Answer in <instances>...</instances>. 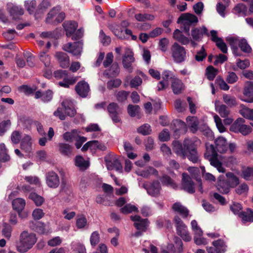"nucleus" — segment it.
Segmentation results:
<instances>
[{
  "label": "nucleus",
  "instance_id": "f257e3e1",
  "mask_svg": "<svg viewBox=\"0 0 253 253\" xmlns=\"http://www.w3.org/2000/svg\"><path fill=\"white\" fill-rule=\"evenodd\" d=\"M200 144V140L197 137L186 138L183 144L178 141H174L172 142L173 150L182 159L187 157L190 161L196 163L199 161L197 147Z\"/></svg>",
  "mask_w": 253,
  "mask_h": 253
},
{
  "label": "nucleus",
  "instance_id": "f03ea898",
  "mask_svg": "<svg viewBox=\"0 0 253 253\" xmlns=\"http://www.w3.org/2000/svg\"><path fill=\"white\" fill-rule=\"evenodd\" d=\"M37 241L34 233L23 231L20 235L19 243L17 246V251L20 253H25L31 249Z\"/></svg>",
  "mask_w": 253,
  "mask_h": 253
},
{
  "label": "nucleus",
  "instance_id": "7ed1b4c3",
  "mask_svg": "<svg viewBox=\"0 0 253 253\" xmlns=\"http://www.w3.org/2000/svg\"><path fill=\"white\" fill-rule=\"evenodd\" d=\"M76 114L73 103L71 100L66 99L62 103V107L58 108L53 114L58 117L61 120H64L66 116L73 117Z\"/></svg>",
  "mask_w": 253,
  "mask_h": 253
},
{
  "label": "nucleus",
  "instance_id": "20e7f679",
  "mask_svg": "<svg viewBox=\"0 0 253 253\" xmlns=\"http://www.w3.org/2000/svg\"><path fill=\"white\" fill-rule=\"evenodd\" d=\"M230 130L235 133H241L243 135H247L252 131V128L245 124V120L243 118L237 119L230 126Z\"/></svg>",
  "mask_w": 253,
  "mask_h": 253
},
{
  "label": "nucleus",
  "instance_id": "39448f33",
  "mask_svg": "<svg viewBox=\"0 0 253 253\" xmlns=\"http://www.w3.org/2000/svg\"><path fill=\"white\" fill-rule=\"evenodd\" d=\"M174 221L175 224L177 234L179 235L184 241H190L191 240V237L187 230V226L183 222L180 218L178 216H175L174 218Z\"/></svg>",
  "mask_w": 253,
  "mask_h": 253
},
{
  "label": "nucleus",
  "instance_id": "423d86ee",
  "mask_svg": "<svg viewBox=\"0 0 253 253\" xmlns=\"http://www.w3.org/2000/svg\"><path fill=\"white\" fill-rule=\"evenodd\" d=\"M204 35H208V30L205 26L193 28L191 31V39L190 42L193 47L197 45V42L202 41Z\"/></svg>",
  "mask_w": 253,
  "mask_h": 253
},
{
  "label": "nucleus",
  "instance_id": "0eeeda50",
  "mask_svg": "<svg viewBox=\"0 0 253 253\" xmlns=\"http://www.w3.org/2000/svg\"><path fill=\"white\" fill-rule=\"evenodd\" d=\"M171 50L174 62L179 63L185 60L186 52L184 47L174 42L171 46Z\"/></svg>",
  "mask_w": 253,
  "mask_h": 253
},
{
  "label": "nucleus",
  "instance_id": "6e6552de",
  "mask_svg": "<svg viewBox=\"0 0 253 253\" xmlns=\"http://www.w3.org/2000/svg\"><path fill=\"white\" fill-rule=\"evenodd\" d=\"M227 41L231 46L238 44L241 50L245 53H249L252 52L251 47L244 38L240 39L239 37H233L228 38Z\"/></svg>",
  "mask_w": 253,
  "mask_h": 253
},
{
  "label": "nucleus",
  "instance_id": "1a4fd4ad",
  "mask_svg": "<svg viewBox=\"0 0 253 253\" xmlns=\"http://www.w3.org/2000/svg\"><path fill=\"white\" fill-rule=\"evenodd\" d=\"M198 22L197 17L189 13L182 14L177 20L178 23H182L185 26L184 29L186 32L189 31V27L187 28L186 26L190 25L195 26Z\"/></svg>",
  "mask_w": 253,
  "mask_h": 253
},
{
  "label": "nucleus",
  "instance_id": "9d476101",
  "mask_svg": "<svg viewBox=\"0 0 253 253\" xmlns=\"http://www.w3.org/2000/svg\"><path fill=\"white\" fill-rule=\"evenodd\" d=\"M83 43L82 42H77L73 43L69 42L63 46V49L65 51L72 53L73 55L77 56L81 54Z\"/></svg>",
  "mask_w": 253,
  "mask_h": 253
},
{
  "label": "nucleus",
  "instance_id": "9b49d317",
  "mask_svg": "<svg viewBox=\"0 0 253 253\" xmlns=\"http://www.w3.org/2000/svg\"><path fill=\"white\" fill-rule=\"evenodd\" d=\"M107 110L109 115L114 123H119L121 119L119 115L121 113V110L115 103H111L109 104L107 107Z\"/></svg>",
  "mask_w": 253,
  "mask_h": 253
},
{
  "label": "nucleus",
  "instance_id": "f8f14e48",
  "mask_svg": "<svg viewBox=\"0 0 253 253\" xmlns=\"http://www.w3.org/2000/svg\"><path fill=\"white\" fill-rule=\"evenodd\" d=\"M45 180L46 184L50 188H56L60 184L58 175L53 171H49L46 173Z\"/></svg>",
  "mask_w": 253,
  "mask_h": 253
},
{
  "label": "nucleus",
  "instance_id": "ddd939ff",
  "mask_svg": "<svg viewBox=\"0 0 253 253\" xmlns=\"http://www.w3.org/2000/svg\"><path fill=\"white\" fill-rule=\"evenodd\" d=\"M181 186L184 190L192 194L195 192L194 184L189 175L186 173H182Z\"/></svg>",
  "mask_w": 253,
  "mask_h": 253
},
{
  "label": "nucleus",
  "instance_id": "4468645a",
  "mask_svg": "<svg viewBox=\"0 0 253 253\" xmlns=\"http://www.w3.org/2000/svg\"><path fill=\"white\" fill-rule=\"evenodd\" d=\"M212 245L214 248H207L208 253H224L226 250L227 246L221 239L213 241Z\"/></svg>",
  "mask_w": 253,
  "mask_h": 253
},
{
  "label": "nucleus",
  "instance_id": "2eb2a0df",
  "mask_svg": "<svg viewBox=\"0 0 253 253\" xmlns=\"http://www.w3.org/2000/svg\"><path fill=\"white\" fill-rule=\"evenodd\" d=\"M105 160L108 170L115 169L119 171L122 170V166L120 161L115 156L106 158Z\"/></svg>",
  "mask_w": 253,
  "mask_h": 253
},
{
  "label": "nucleus",
  "instance_id": "dca6fc26",
  "mask_svg": "<svg viewBox=\"0 0 253 253\" xmlns=\"http://www.w3.org/2000/svg\"><path fill=\"white\" fill-rule=\"evenodd\" d=\"M130 218L134 221V225L137 230L144 231L148 225L147 219H142L140 216H131Z\"/></svg>",
  "mask_w": 253,
  "mask_h": 253
},
{
  "label": "nucleus",
  "instance_id": "f3484780",
  "mask_svg": "<svg viewBox=\"0 0 253 253\" xmlns=\"http://www.w3.org/2000/svg\"><path fill=\"white\" fill-rule=\"evenodd\" d=\"M134 61L133 52L130 49L126 48L123 58V64L124 68L129 70L130 72H131L130 68L131 64Z\"/></svg>",
  "mask_w": 253,
  "mask_h": 253
},
{
  "label": "nucleus",
  "instance_id": "a211bd4d",
  "mask_svg": "<svg viewBox=\"0 0 253 253\" xmlns=\"http://www.w3.org/2000/svg\"><path fill=\"white\" fill-rule=\"evenodd\" d=\"M75 90L77 93L82 97L87 96L89 91L88 84L84 81L79 82L75 86Z\"/></svg>",
  "mask_w": 253,
  "mask_h": 253
},
{
  "label": "nucleus",
  "instance_id": "6ab92c4d",
  "mask_svg": "<svg viewBox=\"0 0 253 253\" xmlns=\"http://www.w3.org/2000/svg\"><path fill=\"white\" fill-rule=\"evenodd\" d=\"M7 10L13 19L15 20L17 19L19 16L22 15L24 13L23 9L21 6L12 4L8 5Z\"/></svg>",
  "mask_w": 253,
  "mask_h": 253
},
{
  "label": "nucleus",
  "instance_id": "aec40b11",
  "mask_svg": "<svg viewBox=\"0 0 253 253\" xmlns=\"http://www.w3.org/2000/svg\"><path fill=\"white\" fill-rule=\"evenodd\" d=\"M149 195L153 197H158L160 194L161 187L158 181H154L148 187H145Z\"/></svg>",
  "mask_w": 253,
  "mask_h": 253
},
{
  "label": "nucleus",
  "instance_id": "412c9836",
  "mask_svg": "<svg viewBox=\"0 0 253 253\" xmlns=\"http://www.w3.org/2000/svg\"><path fill=\"white\" fill-rule=\"evenodd\" d=\"M215 148L217 152L224 153L228 150V144L226 139L223 137H218L215 140Z\"/></svg>",
  "mask_w": 253,
  "mask_h": 253
},
{
  "label": "nucleus",
  "instance_id": "4be33fe9",
  "mask_svg": "<svg viewBox=\"0 0 253 253\" xmlns=\"http://www.w3.org/2000/svg\"><path fill=\"white\" fill-rule=\"evenodd\" d=\"M171 126L172 129L175 133L184 134L187 131L186 125L180 120L173 121Z\"/></svg>",
  "mask_w": 253,
  "mask_h": 253
},
{
  "label": "nucleus",
  "instance_id": "5701e85b",
  "mask_svg": "<svg viewBox=\"0 0 253 253\" xmlns=\"http://www.w3.org/2000/svg\"><path fill=\"white\" fill-rule=\"evenodd\" d=\"M244 95L246 97L245 101L247 102H253V82L246 83L244 90Z\"/></svg>",
  "mask_w": 253,
  "mask_h": 253
},
{
  "label": "nucleus",
  "instance_id": "b1692460",
  "mask_svg": "<svg viewBox=\"0 0 253 253\" xmlns=\"http://www.w3.org/2000/svg\"><path fill=\"white\" fill-rule=\"evenodd\" d=\"M21 149L26 153H30L32 150L31 137L30 136L24 134L21 142Z\"/></svg>",
  "mask_w": 253,
  "mask_h": 253
},
{
  "label": "nucleus",
  "instance_id": "393cba45",
  "mask_svg": "<svg viewBox=\"0 0 253 253\" xmlns=\"http://www.w3.org/2000/svg\"><path fill=\"white\" fill-rule=\"evenodd\" d=\"M55 57L60 63L61 67L65 68L69 66V58L67 54L62 52L56 53Z\"/></svg>",
  "mask_w": 253,
  "mask_h": 253
},
{
  "label": "nucleus",
  "instance_id": "a878e982",
  "mask_svg": "<svg viewBox=\"0 0 253 253\" xmlns=\"http://www.w3.org/2000/svg\"><path fill=\"white\" fill-rule=\"evenodd\" d=\"M173 37L182 44L187 45L190 43V39L185 36L178 29H176L174 31L173 34Z\"/></svg>",
  "mask_w": 253,
  "mask_h": 253
},
{
  "label": "nucleus",
  "instance_id": "bb28decb",
  "mask_svg": "<svg viewBox=\"0 0 253 253\" xmlns=\"http://www.w3.org/2000/svg\"><path fill=\"white\" fill-rule=\"evenodd\" d=\"M172 208L175 212L180 214L183 218L186 217L189 214L188 209L182 205L180 203L177 202L174 203Z\"/></svg>",
  "mask_w": 253,
  "mask_h": 253
},
{
  "label": "nucleus",
  "instance_id": "cd10ccee",
  "mask_svg": "<svg viewBox=\"0 0 253 253\" xmlns=\"http://www.w3.org/2000/svg\"><path fill=\"white\" fill-rule=\"evenodd\" d=\"M67 37H71L75 32L78 27L77 23L75 21H69L63 24Z\"/></svg>",
  "mask_w": 253,
  "mask_h": 253
},
{
  "label": "nucleus",
  "instance_id": "c85d7f7f",
  "mask_svg": "<svg viewBox=\"0 0 253 253\" xmlns=\"http://www.w3.org/2000/svg\"><path fill=\"white\" fill-rule=\"evenodd\" d=\"M171 88L174 94H179L184 89V84L177 77L171 81Z\"/></svg>",
  "mask_w": 253,
  "mask_h": 253
},
{
  "label": "nucleus",
  "instance_id": "c756f323",
  "mask_svg": "<svg viewBox=\"0 0 253 253\" xmlns=\"http://www.w3.org/2000/svg\"><path fill=\"white\" fill-rule=\"evenodd\" d=\"M187 123L190 127V130L195 133L198 130L199 121L196 117H188L186 119Z\"/></svg>",
  "mask_w": 253,
  "mask_h": 253
},
{
  "label": "nucleus",
  "instance_id": "7c9ffc66",
  "mask_svg": "<svg viewBox=\"0 0 253 253\" xmlns=\"http://www.w3.org/2000/svg\"><path fill=\"white\" fill-rule=\"evenodd\" d=\"M221 178V177H219L216 185L217 189L220 192L223 194H226L229 191L230 187L226 181L224 180H222Z\"/></svg>",
  "mask_w": 253,
  "mask_h": 253
},
{
  "label": "nucleus",
  "instance_id": "2f4dec72",
  "mask_svg": "<svg viewBox=\"0 0 253 253\" xmlns=\"http://www.w3.org/2000/svg\"><path fill=\"white\" fill-rule=\"evenodd\" d=\"M25 201L22 198H16L12 201L13 208L17 212L23 211L25 208Z\"/></svg>",
  "mask_w": 253,
  "mask_h": 253
},
{
  "label": "nucleus",
  "instance_id": "473e14b6",
  "mask_svg": "<svg viewBox=\"0 0 253 253\" xmlns=\"http://www.w3.org/2000/svg\"><path fill=\"white\" fill-rule=\"evenodd\" d=\"M215 110L222 118H226L230 114V111L228 107L224 104L217 105L215 104Z\"/></svg>",
  "mask_w": 253,
  "mask_h": 253
},
{
  "label": "nucleus",
  "instance_id": "72a5a7b5",
  "mask_svg": "<svg viewBox=\"0 0 253 253\" xmlns=\"http://www.w3.org/2000/svg\"><path fill=\"white\" fill-rule=\"evenodd\" d=\"M238 216L244 223L253 222V211L250 209H248L246 211H242Z\"/></svg>",
  "mask_w": 253,
  "mask_h": 253
},
{
  "label": "nucleus",
  "instance_id": "f704fd0d",
  "mask_svg": "<svg viewBox=\"0 0 253 253\" xmlns=\"http://www.w3.org/2000/svg\"><path fill=\"white\" fill-rule=\"evenodd\" d=\"M223 101L229 107H234L237 104L236 98L230 94H223Z\"/></svg>",
  "mask_w": 253,
  "mask_h": 253
},
{
  "label": "nucleus",
  "instance_id": "c9c22d12",
  "mask_svg": "<svg viewBox=\"0 0 253 253\" xmlns=\"http://www.w3.org/2000/svg\"><path fill=\"white\" fill-rule=\"evenodd\" d=\"M79 132L76 129L72 130L71 132H66L63 135L64 139L67 142H72L75 139L78 138Z\"/></svg>",
  "mask_w": 253,
  "mask_h": 253
},
{
  "label": "nucleus",
  "instance_id": "e433bc0d",
  "mask_svg": "<svg viewBox=\"0 0 253 253\" xmlns=\"http://www.w3.org/2000/svg\"><path fill=\"white\" fill-rule=\"evenodd\" d=\"M227 183L230 187H234L239 183V180L233 173L227 172L226 174Z\"/></svg>",
  "mask_w": 253,
  "mask_h": 253
},
{
  "label": "nucleus",
  "instance_id": "4c0bfd02",
  "mask_svg": "<svg viewBox=\"0 0 253 253\" xmlns=\"http://www.w3.org/2000/svg\"><path fill=\"white\" fill-rule=\"evenodd\" d=\"M217 156V151L214 148L213 145H206V151L204 154V157L206 159L209 160L210 158H214Z\"/></svg>",
  "mask_w": 253,
  "mask_h": 253
},
{
  "label": "nucleus",
  "instance_id": "58836bf2",
  "mask_svg": "<svg viewBox=\"0 0 253 253\" xmlns=\"http://www.w3.org/2000/svg\"><path fill=\"white\" fill-rule=\"evenodd\" d=\"M124 147L127 154V157L129 159H134L136 157L137 155L132 152L133 148L129 142H125Z\"/></svg>",
  "mask_w": 253,
  "mask_h": 253
},
{
  "label": "nucleus",
  "instance_id": "ea45409f",
  "mask_svg": "<svg viewBox=\"0 0 253 253\" xmlns=\"http://www.w3.org/2000/svg\"><path fill=\"white\" fill-rule=\"evenodd\" d=\"M208 160L210 162L211 165L216 168L219 172H224L225 171V169L222 167L221 163L217 159V156L210 158Z\"/></svg>",
  "mask_w": 253,
  "mask_h": 253
},
{
  "label": "nucleus",
  "instance_id": "a19ab883",
  "mask_svg": "<svg viewBox=\"0 0 253 253\" xmlns=\"http://www.w3.org/2000/svg\"><path fill=\"white\" fill-rule=\"evenodd\" d=\"M135 18L138 21H153L155 19V16L153 14L147 13H139L134 16Z\"/></svg>",
  "mask_w": 253,
  "mask_h": 253
},
{
  "label": "nucleus",
  "instance_id": "79ce46f5",
  "mask_svg": "<svg viewBox=\"0 0 253 253\" xmlns=\"http://www.w3.org/2000/svg\"><path fill=\"white\" fill-rule=\"evenodd\" d=\"M242 177L246 180L253 179V167L244 168L242 172Z\"/></svg>",
  "mask_w": 253,
  "mask_h": 253
},
{
  "label": "nucleus",
  "instance_id": "37998d69",
  "mask_svg": "<svg viewBox=\"0 0 253 253\" xmlns=\"http://www.w3.org/2000/svg\"><path fill=\"white\" fill-rule=\"evenodd\" d=\"M120 211L123 214H128L132 212H138V208L134 205L128 204L121 208Z\"/></svg>",
  "mask_w": 253,
  "mask_h": 253
},
{
  "label": "nucleus",
  "instance_id": "c03bdc74",
  "mask_svg": "<svg viewBox=\"0 0 253 253\" xmlns=\"http://www.w3.org/2000/svg\"><path fill=\"white\" fill-rule=\"evenodd\" d=\"M29 198L35 203L37 206H41L44 202V198L36 193H31L29 195Z\"/></svg>",
  "mask_w": 253,
  "mask_h": 253
},
{
  "label": "nucleus",
  "instance_id": "a18cd8bd",
  "mask_svg": "<svg viewBox=\"0 0 253 253\" xmlns=\"http://www.w3.org/2000/svg\"><path fill=\"white\" fill-rule=\"evenodd\" d=\"M24 6L29 14H32L34 13L37 6L36 1L35 0H26Z\"/></svg>",
  "mask_w": 253,
  "mask_h": 253
},
{
  "label": "nucleus",
  "instance_id": "49530a36",
  "mask_svg": "<svg viewBox=\"0 0 253 253\" xmlns=\"http://www.w3.org/2000/svg\"><path fill=\"white\" fill-rule=\"evenodd\" d=\"M75 161L76 166L81 169H85L88 167L87 162L85 161L83 157L81 156H76Z\"/></svg>",
  "mask_w": 253,
  "mask_h": 253
},
{
  "label": "nucleus",
  "instance_id": "de8ad7c7",
  "mask_svg": "<svg viewBox=\"0 0 253 253\" xmlns=\"http://www.w3.org/2000/svg\"><path fill=\"white\" fill-rule=\"evenodd\" d=\"M59 147L60 152L64 155L68 156L72 152V147L68 144L64 143H59Z\"/></svg>",
  "mask_w": 253,
  "mask_h": 253
},
{
  "label": "nucleus",
  "instance_id": "09e8293b",
  "mask_svg": "<svg viewBox=\"0 0 253 253\" xmlns=\"http://www.w3.org/2000/svg\"><path fill=\"white\" fill-rule=\"evenodd\" d=\"M77 79L75 78L70 77L65 78L61 82H59L58 84L64 87L68 88L70 85H72L76 83Z\"/></svg>",
  "mask_w": 253,
  "mask_h": 253
},
{
  "label": "nucleus",
  "instance_id": "8fccbe9b",
  "mask_svg": "<svg viewBox=\"0 0 253 253\" xmlns=\"http://www.w3.org/2000/svg\"><path fill=\"white\" fill-rule=\"evenodd\" d=\"M140 111V107L138 105L129 104L127 107V112L129 115L134 117L138 115Z\"/></svg>",
  "mask_w": 253,
  "mask_h": 253
},
{
  "label": "nucleus",
  "instance_id": "3c124183",
  "mask_svg": "<svg viewBox=\"0 0 253 253\" xmlns=\"http://www.w3.org/2000/svg\"><path fill=\"white\" fill-rule=\"evenodd\" d=\"M235 13L240 15H245L247 12V7L243 3L238 4L234 8Z\"/></svg>",
  "mask_w": 253,
  "mask_h": 253
},
{
  "label": "nucleus",
  "instance_id": "603ef678",
  "mask_svg": "<svg viewBox=\"0 0 253 253\" xmlns=\"http://www.w3.org/2000/svg\"><path fill=\"white\" fill-rule=\"evenodd\" d=\"M12 231V228L11 225L7 223L3 224L2 234L4 237L9 239L11 237Z\"/></svg>",
  "mask_w": 253,
  "mask_h": 253
},
{
  "label": "nucleus",
  "instance_id": "864d4df0",
  "mask_svg": "<svg viewBox=\"0 0 253 253\" xmlns=\"http://www.w3.org/2000/svg\"><path fill=\"white\" fill-rule=\"evenodd\" d=\"M240 112L244 118L253 121V109L244 108Z\"/></svg>",
  "mask_w": 253,
  "mask_h": 253
},
{
  "label": "nucleus",
  "instance_id": "5fc2aeb1",
  "mask_svg": "<svg viewBox=\"0 0 253 253\" xmlns=\"http://www.w3.org/2000/svg\"><path fill=\"white\" fill-rule=\"evenodd\" d=\"M206 71L207 78L210 81L213 80L217 73V70L212 66L208 67Z\"/></svg>",
  "mask_w": 253,
  "mask_h": 253
},
{
  "label": "nucleus",
  "instance_id": "6e6d98bb",
  "mask_svg": "<svg viewBox=\"0 0 253 253\" xmlns=\"http://www.w3.org/2000/svg\"><path fill=\"white\" fill-rule=\"evenodd\" d=\"M137 131L144 135H148L151 132V126L148 124H144L138 128Z\"/></svg>",
  "mask_w": 253,
  "mask_h": 253
},
{
  "label": "nucleus",
  "instance_id": "4d7b16f0",
  "mask_svg": "<svg viewBox=\"0 0 253 253\" xmlns=\"http://www.w3.org/2000/svg\"><path fill=\"white\" fill-rule=\"evenodd\" d=\"M87 224V220L85 216L82 215L78 216L76 220V225L78 228H84Z\"/></svg>",
  "mask_w": 253,
  "mask_h": 253
},
{
  "label": "nucleus",
  "instance_id": "13d9d810",
  "mask_svg": "<svg viewBox=\"0 0 253 253\" xmlns=\"http://www.w3.org/2000/svg\"><path fill=\"white\" fill-rule=\"evenodd\" d=\"M238 80V77L236 74L233 72H228L226 78V81L230 84L235 83Z\"/></svg>",
  "mask_w": 253,
  "mask_h": 253
},
{
  "label": "nucleus",
  "instance_id": "bf43d9fd",
  "mask_svg": "<svg viewBox=\"0 0 253 253\" xmlns=\"http://www.w3.org/2000/svg\"><path fill=\"white\" fill-rule=\"evenodd\" d=\"M142 83V79L139 76H136L130 81L129 84L132 88H137L140 86Z\"/></svg>",
  "mask_w": 253,
  "mask_h": 253
},
{
  "label": "nucleus",
  "instance_id": "052dcab7",
  "mask_svg": "<svg viewBox=\"0 0 253 253\" xmlns=\"http://www.w3.org/2000/svg\"><path fill=\"white\" fill-rule=\"evenodd\" d=\"M122 84V81L119 79H116L109 81L107 84V88L111 89L113 88L119 87Z\"/></svg>",
  "mask_w": 253,
  "mask_h": 253
},
{
  "label": "nucleus",
  "instance_id": "680f3d73",
  "mask_svg": "<svg viewBox=\"0 0 253 253\" xmlns=\"http://www.w3.org/2000/svg\"><path fill=\"white\" fill-rule=\"evenodd\" d=\"M176 77L173 74V73L170 71L166 70L162 73V78L163 81L166 83H169V80L171 79L174 80V78H176Z\"/></svg>",
  "mask_w": 253,
  "mask_h": 253
},
{
  "label": "nucleus",
  "instance_id": "e2e57ef3",
  "mask_svg": "<svg viewBox=\"0 0 253 253\" xmlns=\"http://www.w3.org/2000/svg\"><path fill=\"white\" fill-rule=\"evenodd\" d=\"M11 125L9 120L2 121L0 123V135L2 136L6 131Z\"/></svg>",
  "mask_w": 253,
  "mask_h": 253
},
{
  "label": "nucleus",
  "instance_id": "0e129e2a",
  "mask_svg": "<svg viewBox=\"0 0 253 253\" xmlns=\"http://www.w3.org/2000/svg\"><path fill=\"white\" fill-rule=\"evenodd\" d=\"M214 122L216 124V127L220 132H223L225 131V127L222 123V121L219 117L215 115L214 116Z\"/></svg>",
  "mask_w": 253,
  "mask_h": 253
},
{
  "label": "nucleus",
  "instance_id": "69168bd1",
  "mask_svg": "<svg viewBox=\"0 0 253 253\" xmlns=\"http://www.w3.org/2000/svg\"><path fill=\"white\" fill-rule=\"evenodd\" d=\"M207 56V53L206 50L203 46L202 47L200 50L197 52L195 55V58L197 61H202Z\"/></svg>",
  "mask_w": 253,
  "mask_h": 253
},
{
  "label": "nucleus",
  "instance_id": "338daca9",
  "mask_svg": "<svg viewBox=\"0 0 253 253\" xmlns=\"http://www.w3.org/2000/svg\"><path fill=\"white\" fill-rule=\"evenodd\" d=\"M24 179L31 184H34L37 186L41 185L40 179L36 176H28L24 178Z\"/></svg>",
  "mask_w": 253,
  "mask_h": 253
},
{
  "label": "nucleus",
  "instance_id": "774afa93",
  "mask_svg": "<svg viewBox=\"0 0 253 253\" xmlns=\"http://www.w3.org/2000/svg\"><path fill=\"white\" fill-rule=\"evenodd\" d=\"M100 241V236L97 231H94L92 233L90 237V244L92 246H96Z\"/></svg>",
  "mask_w": 253,
  "mask_h": 253
}]
</instances>
